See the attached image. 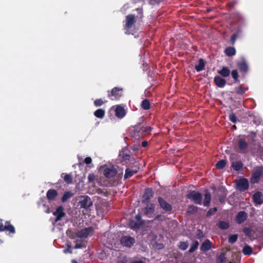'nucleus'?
I'll return each mask as SVG.
<instances>
[{"instance_id":"nucleus-1","label":"nucleus","mask_w":263,"mask_h":263,"mask_svg":"<svg viewBox=\"0 0 263 263\" xmlns=\"http://www.w3.org/2000/svg\"><path fill=\"white\" fill-rule=\"evenodd\" d=\"M151 130L150 127H140V125H137L135 127V129L132 132V135L136 139H139L145 134L149 133Z\"/></svg>"},{"instance_id":"nucleus-2","label":"nucleus","mask_w":263,"mask_h":263,"mask_svg":"<svg viewBox=\"0 0 263 263\" xmlns=\"http://www.w3.org/2000/svg\"><path fill=\"white\" fill-rule=\"evenodd\" d=\"M186 197L196 204L199 205L202 204V196L198 192L194 191H191L187 195Z\"/></svg>"},{"instance_id":"nucleus-3","label":"nucleus","mask_w":263,"mask_h":263,"mask_svg":"<svg viewBox=\"0 0 263 263\" xmlns=\"http://www.w3.org/2000/svg\"><path fill=\"white\" fill-rule=\"evenodd\" d=\"M263 174V167L261 166L256 167L254 168L251 177V182L256 183L258 182L260 177Z\"/></svg>"},{"instance_id":"nucleus-4","label":"nucleus","mask_w":263,"mask_h":263,"mask_svg":"<svg viewBox=\"0 0 263 263\" xmlns=\"http://www.w3.org/2000/svg\"><path fill=\"white\" fill-rule=\"evenodd\" d=\"M92 228L91 227L84 229L77 233V234H76V236L72 237V238L76 239V238H86L89 235L90 233L92 232Z\"/></svg>"},{"instance_id":"nucleus-5","label":"nucleus","mask_w":263,"mask_h":263,"mask_svg":"<svg viewBox=\"0 0 263 263\" xmlns=\"http://www.w3.org/2000/svg\"><path fill=\"white\" fill-rule=\"evenodd\" d=\"M54 216L56 217L54 222L60 220L65 216V213L64 212V208L62 206H58L56 210L53 213Z\"/></svg>"},{"instance_id":"nucleus-6","label":"nucleus","mask_w":263,"mask_h":263,"mask_svg":"<svg viewBox=\"0 0 263 263\" xmlns=\"http://www.w3.org/2000/svg\"><path fill=\"white\" fill-rule=\"evenodd\" d=\"M81 208L87 209L91 206L92 204L91 199L88 196H83L81 198L79 202Z\"/></svg>"},{"instance_id":"nucleus-7","label":"nucleus","mask_w":263,"mask_h":263,"mask_svg":"<svg viewBox=\"0 0 263 263\" xmlns=\"http://www.w3.org/2000/svg\"><path fill=\"white\" fill-rule=\"evenodd\" d=\"M135 241L134 238L125 236L121 239V244L127 247H130L135 243Z\"/></svg>"},{"instance_id":"nucleus-8","label":"nucleus","mask_w":263,"mask_h":263,"mask_svg":"<svg viewBox=\"0 0 263 263\" xmlns=\"http://www.w3.org/2000/svg\"><path fill=\"white\" fill-rule=\"evenodd\" d=\"M248 146V142L245 138H240L238 140V147L240 152L246 153Z\"/></svg>"},{"instance_id":"nucleus-9","label":"nucleus","mask_w":263,"mask_h":263,"mask_svg":"<svg viewBox=\"0 0 263 263\" xmlns=\"http://www.w3.org/2000/svg\"><path fill=\"white\" fill-rule=\"evenodd\" d=\"M4 230L8 231L12 233L15 232V229L13 226L8 222H5V224H4L2 220H0V231H2Z\"/></svg>"},{"instance_id":"nucleus-10","label":"nucleus","mask_w":263,"mask_h":263,"mask_svg":"<svg viewBox=\"0 0 263 263\" xmlns=\"http://www.w3.org/2000/svg\"><path fill=\"white\" fill-rule=\"evenodd\" d=\"M249 182L246 179H240L237 183V187L240 191H245L248 188Z\"/></svg>"},{"instance_id":"nucleus-11","label":"nucleus","mask_w":263,"mask_h":263,"mask_svg":"<svg viewBox=\"0 0 263 263\" xmlns=\"http://www.w3.org/2000/svg\"><path fill=\"white\" fill-rule=\"evenodd\" d=\"M158 202L160 207L165 211H170L172 210V206L161 197L158 198Z\"/></svg>"},{"instance_id":"nucleus-12","label":"nucleus","mask_w":263,"mask_h":263,"mask_svg":"<svg viewBox=\"0 0 263 263\" xmlns=\"http://www.w3.org/2000/svg\"><path fill=\"white\" fill-rule=\"evenodd\" d=\"M116 169L112 166L106 168L104 170V175L105 177L107 178L113 177L116 175Z\"/></svg>"},{"instance_id":"nucleus-13","label":"nucleus","mask_w":263,"mask_h":263,"mask_svg":"<svg viewBox=\"0 0 263 263\" xmlns=\"http://www.w3.org/2000/svg\"><path fill=\"white\" fill-rule=\"evenodd\" d=\"M253 200L255 204H261L263 203L262 194L260 192H256L253 196Z\"/></svg>"},{"instance_id":"nucleus-14","label":"nucleus","mask_w":263,"mask_h":263,"mask_svg":"<svg viewBox=\"0 0 263 263\" xmlns=\"http://www.w3.org/2000/svg\"><path fill=\"white\" fill-rule=\"evenodd\" d=\"M155 205L152 203H148L144 210V213L147 217H152L153 212L154 211Z\"/></svg>"},{"instance_id":"nucleus-15","label":"nucleus","mask_w":263,"mask_h":263,"mask_svg":"<svg viewBox=\"0 0 263 263\" xmlns=\"http://www.w3.org/2000/svg\"><path fill=\"white\" fill-rule=\"evenodd\" d=\"M135 23V17L133 15H128L126 18L125 27L127 28H131Z\"/></svg>"},{"instance_id":"nucleus-16","label":"nucleus","mask_w":263,"mask_h":263,"mask_svg":"<svg viewBox=\"0 0 263 263\" xmlns=\"http://www.w3.org/2000/svg\"><path fill=\"white\" fill-rule=\"evenodd\" d=\"M248 214L244 211L239 212L237 215V221L238 223H241L247 218Z\"/></svg>"},{"instance_id":"nucleus-17","label":"nucleus","mask_w":263,"mask_h":263,"mask_svg":"<svg viewBox=\"0 0 263 263\" xmlns=\"http://www.w3.org/2000/svg\"><path fill=\"white\" fill-rule=\"evenodd\" d=\"M214 82L218 87H223L226 84V81L219 76H216L214 78Z\"/></svg>"},{"instance_id":"nucleus-18","label":"nucleus","mask_w":263,"mask_h":263,"mask_svg":"<svg viewBox=\"0 0 263 263\" xmlns=\"http://www.w3.org/2000/svg\"><path fill=\"white\" fill-rule=\"evenodd\" d=\"M211 242L209 240L206 239L202 243L200 249L202 251H207L211 249Z\"/></svg>"},{"instance_id":"nucleus-19","label":"nucleus","mask_w":263,"mask_h":263,"mask_svg":"<svg viewBox=\"0 0 263 263\" xmlns=\"http://www.w3.org/2000/svg\"><path fill=\"white\" fill-rule=\"evenodd\" d=\"M116 116L119 118H123L125 115L124 109L120 106H118L115 110Z\"/></svg>"},{"instance_id":"nucleus-20","label":"nucleus","mask_w":263,"mask_h":263,"mask_svg":"<svg viewBox=\"0 0 263 263\" xmlns=\"http://www.w3.org/2000/svg\"><path fill=\"white\" fill-rule=\"evenodd\" d=\"M153 196V192L151 189H146L144 192V194L143 196V198L144 200H148L150 199Z\"/></svg>"},{"instance_id":"nucleus-21","label":"nucleus","mask_w":263,"mask_h":263,"mask_svg":"<svg viewBox=\"0 0 263 263\" xmlns=\"http://www.w3.org/2000/svg\"><path fill=\"white\" fill-rule=\"evenodd\" d=\"M57 192L53 189L48 190L47 193V198L49 200H52L57 196Z\"/></svg>"},{"instance_id":"nucleus-22","label":"nucleus","mask_w":263,"mask_h":263,"mask_svg":"<svg viewBox=\"0 0 263 263\" xmlns=\"http://www.w3.org/2000/svg\"><path fill=\"white\" fill-rule=\"evenodd\" d=\"M122 90L121 89H120L118 87H115L114 89H112L111 91V94H109V96L114 97L115 98H118L119 97L121 96V95L120 94V92Z\"/></svg>"},{"instance_id":"nucleus-23","label":"nucleus","mask_w":263,"mask_h":263,"mask_svg":"<svg viewBox=\"0 0 263 263\" xmlns=\"http://www.w3.org/2000/svg\"><path fill=\"white\" fill-rule=\"evenodd\" d=\"M204 62L203 60L201 59L199 60L198 64L195 65V68L197 71L199 72L204 69Z\"/></svg>"},{"instance_id":"nucleus-24","label":"nucleus","mask_w":263,"mask_h":263,"mask_svg":"<svg viewBox=\"0 0 263 263\" xmlns=\"http://www.w3.org/2000/svg\"><path fill=\"white\" fill-rule=\"evenodd\" d=\"M137 172V170H132L130 168H127L125 170V174L124 175L125 178H128L130 177L133 174L136 173Z\"/></svg>"},{"instance_id":"nucleus-25","label":"nucleus","mask_w":263,"mask_h":263,"mask_svg":"<svg viewBox=\"0 0 263 263\" xmlns=\"http://www.w3.org/2000/svg\"><path fill=\"white\" fill-rule=\"evenodd\" d=\"M218 73L224 77L229 76L230 74V70L227 67H223L221 70L218 71Z\"/></svg>"},{"instance_id":"nucleus-26","label":"nucleus","mask_w":263,"mask_h":263,"mask_svg":"<svg viewBox=\"0 0 263 263\" xmlns=\"http://www.w3.org/2000/svg\"><path fill=\"white\" fill-rule=\"evenodd\" d=\"M211 201V194L208 192H206L204 194V199L203 205L204 206H209Z\"/></svg>"},{"instance_id":"nucleus-27","label":"nucleus","mask_w":263,"mask_h":263,"mask_svg":"<svg viewBox=\"0 0 263 263\" xmlns=\"http://www.w3.org/2000/svg\"><path fill=\"white\" fill-rule=\"evenodd\" d=\"M226 54L228 56H232L235 54L236 51L233 47H228L225 50Z\"/></svg>"},{"instance_id":"nucleus-28","label":"nucleus","mask_w":263,"mask_h":263,"mask_svg":"<svg viewBox=\"0 0 263 263\" xmlns=\"http://www.w3.org/2000/svg\"><path fill=\"white\" fill-rule=\"evenodd\" d=\"M104 114L105 111L102 109H98L94 113L95 116L99 118H102Z\"/></svg>"},{"instance_id":"nucleus-29","label":"nucleus","mask_w":263,"mask_h":263,"mask_svg":"<svg viewBox=\"0 0 263 263\" xmlns=\"http://www.w3.org/2000/svg\"><path fill=\"white\" fill-rule=\"evenodd\" d=\"M232 166L235 171H238L242 167V164L241 162H232Z\"/></svg>"},{"instance_id":"nucleus-30","label":"nucleus","mask_w":263,"mask_h":263,"mask_svg":"<svg viewBox=\"0 0 263 263\" xmlns=\"http://www.w3.org/2000/svg\"><path fill=\"white\" fill-rule=\"evenodd\" d=\"M238 67L241 71L243 72H246L248 70V65L244 61L238 64Z\"/></svg>"},{"instance_id":"nucleus-31","label":"nucleus","mask_w":263,"mask_h":263,"mask_svg":"<svg viewBox=\"0 0 263 263\" xmlns=\"http://www.w3.org/2000/svg\"><path fill=\"white\" fill-rule=\"evenodd\" d=\"M198 246H199L198 241L197 240L194 241V242L193 243V244L191 246V248L189 251V252L192 253V252H194L197 249Z\"/></svg>"},{"instance_id":"nucleus-32","label":"nucleus","mask_w":263,"mask_h":263,"mask_svg":"<svg viewBox=\"0 0 263 263\" xmlns=\"http://www.w3.org/2000/svg\"><path fill=\"white\" fill-rule=\"evenodd\" d=\"M226 161L224 160H221L219 161L216 164V167L218 169L223 168L226 165Z\"/></svg>"},{"instance_id":"nucleus-33","label":"nucleus","mask_w":263,"mask_h":263,"mask_svg":"<svg viewBox=\"0 0 263 263\" xmlns=\"http://www.w3.org/2000/svg\"><path fill=\"white\" fill-rule=\"evenodd\" d=\"M242 251L245 255H250L252 252V249L251 247L246 246L243 248Z\"/></svg>"},{"instance_id":"nucleus-34","label":"nucleus","mask_w":263,"mask_h":263,"mask_svg":"<svg viewBox=\"0 0 263 263\" xmlns=\"http://www.w3.org/2000/svg\"><path fill=\"white\" fill-rule=\"evenodd\" d=\"M197 210H198L197 207H196L193 205H190L188 208L187 213L189 214H193L195 213L197 211Z\"/></svg>"},{"instance_id":"nucleus-35","label":"nucleus","mask_w":263,"mask_h":263,"mask_svg":"<svg viewBox=\"0 0 263 263\" xmlns=\"http://www.w3.org/2000/svg\"><path fill=\"white\" fill-rule=\"evenodd\" d=\"M64 176V181L67 183H70L72 182V177L71 176L69 175V174H62V177H63V176Z\"/></svg>"},{"instance_id":"nucleus-36","label":"nucleus","mask_w":263,"mask_h":263,"mask_svg":"<svg viewBox=\"0 0 263 263\" xmlns=\"http://www.w3.org/2000/svg\"><path fill=\"white\" fill-rule=\"evenodd\" d=\"M72 194L69 192L65 193L63 196L62 201L63 202L66 201L69 198L72 196Z\"/></svg>"},{"instance_id":"nucleus-37","label":"nucleus","mask_w":263,"mask_h":263,"mask_svg":"<svg viewBox=\"0 0 263 263\" xmlns=\"http://www.w3.org/2000/svg\"><path fill=\"white\" fill-rule=\"evenodd\" d=\"M141 106L144 109H148L149 108L150 104L148 100H144L142 101Z\"/></svg>"},{"instance_id":"nucleus-38","label":"nucleus","mask_w":263,"mask_h":263,"mask_svg":"<svg viewBox=\"0 0 263 263\" xmlns=\"http://www.w3.org/2000/svg\"><path fill=\"white\" fill-rule=\"evenodd\" d=\"M218 227L221 229H227L229 228V225L226 222L221 221L218 223Z\"/></svg>"},{"instance_id":"nucleus-39","label":"nucleus","mask_w":263,"mask_h":263,"mask_svg":"<svg viewBox=\"0 0 263 263\" xmlns=\"http://www.w3.org/2000/svg\"><path fill=\"white\" fill-rule=\"evenodd\" d=\"M238 238V235L237 234H234L232 235H231L229 238V242L233 243L235 242L236 241Z\"/></svg>"},{"instance_id":"nucleus-40","label":"nucleus","mask_w":263,"mask_h":263,"mask_svg":"<svg viewBox=\"0 0 263 263\" xmlns=\"http://www.w3.org/2000/svg\"><path fill=\"white\" fill-rule=\"evenodd\" d=\"M217 209L216 208H214L210 209L206 213V217H209L213 215L216 211Z\"/></svg>"},{"instance_id":"nucleus-41","label":"nucleus","mask_w":263,"mask_h":263,"mask_svg":"<svg viewBox=\"0 0 263 263\" xmlns=\"http://www.w3.org/2000/svg\"><path fill=\"white\" fill-rule=\"evenodd\" d=\"M189 245L186 242H181L179 246L180 249L185 250L188 248Z\"/></svg>"},{"instance_id":"nucleus-42","label":"nucleus","mask_w":263,"mask_h":263,"mask_svg":"<svg viewBox=\"0 0 263 263\" xmlns=\"http://www.w3.org/2000/svg\"><path fill=\"white\" fill-rule=\"evenodd\" d=\"M229 119L233 123H236L237 121V118L233 112L229 115Z\"/></svg>"},{"instance_id":"nucleus-43","label":"nucleus","mask_w":263,"mask_h":263,"mask_svg":"<svg viewBox=\"0 0 263 263\" xmlns=\"http://www.w3.org/2000/svg\"><path fill=\"white\" fill-rule=\"evenodd\" d=\"M129 226L132 229H137L138 228V224L135 222L134 220H132L129 222Z\"/></svg>"},{"instance_id":"nucleus-44","label":"nucleus","mask_w":263,"mask_h":263,"mask_svg":"<svg viewBox=\"0 0 263 263\" xmlns=\"http://www.w3.org/2000/svg\"><path fill=\"white\" fill-rule=\"evenodd\" d=\"M225 256L223 253H221L217 258V261L219 262H222L225 261Z\"/></svg>"},{"instance_id":"nucleus-45","label":"nucleus","mask_w":263,"mask_h":263,"mask_svg":"<svg viewBox=\"0 0 263 263\" xmlns=\"http://www.w3.org/2000/svg\"><path fill=\"white\" fill-rule=\"evenodd\" d=\"M232 76L236 81L238 79V72L236 70H233L232 71Z\"/></svg>"},{"instance_id":"nucleus-46","label":"nucleus","mask_w":263,"mask_h":263,"mask_svg":"<svg viewBox=\"0 0 263 263\" xmlns=\"http://www.w3.org/2000/svg\"><path fill=\"white\" fill-rule=\"evenodd\" d=\"M103 103V101L101 99H97L94 102V104L96 106H100Z\"/></svg>"},{"instance_id":"nucleus-47","label":"nucleus","mask_w":263,"mask_h":263,"mask_svg":"<svg viewBox=\"0 0 263 263\" xmlns=\"http://www.w3.org/2000/svg\"><path fill=\"white\" fill-rule=\"evenodd\" d=\"M63 252L64 253H72V251L71 250V246L70 245H68V248L66 249H64L63 250Z\"/></svg>"},{"instance_id":"nucleus-48","label":"nucleus","mask_w":263,"mask_h":263,"mask_svg":"<svg viewBox=\"0 0 263 263\" xmlns=\"http://www.w3.org/2000/svg\"><path fill=\"white\" fill-rule=\"evenodd\" d=\"M91 161H92L91 158L89 157H86L84 160L85 163L87 164L91 163Z\"/></svg>"},{"instance_id":"nucleus-49","label":"nucleus","mask_w":263,"mask_h":263,"mask_svg":"<svg viewBox=\"0 0 263 263\" xmlns=\"http://www.w3.org/2000/svg\"><path fill=\"white\" fill-rule=\"evenodd\" d=\"M78 242V240H76V244L74 246V248L75 249H80V248H82L83 245L81 243H79Z\"/></svg>"},{"instance_id":"nucleus-50","label":"nucleus","mask_w":263,"mask_h":263,"mask_svg":"<svg viewBox=\"0 0 263 263\" xmlns=\"http://www.w3.org/2000/svg\"><path fill=\"white\" fill-rule=\"evenodd\" d=\"M236 38H237V35L236 34H233L232 36L231 41V43L232 44H234V43L236 40Z\"/></svg>"},{"instance_id":"nucleus-51","label":"nucleus","mask_w":263,"mask_h":263,"mask_svg":"<svg viewBox=\"0 0 263 263\" xmlns=\"http://www.w3.org/2000/svg\"><path fill=\"white\" fill-rule=\"evenodd\" d=\"M244 232L248 235H250V230L248 229H246L243 230Z\"/></svg>"},{"instance_id":"nucleus-52","label":"nucleus","mask_w":263,"mask_h":263,"mask_svg":"<svg viewBox=\"0 0 263 263\" xmlns=\"http://www.w3.org/2000/svg\"><path fill=\"white\" fill-rule=\"evenodd\" d=\"M147 144H148V143L147 141H143L142 143V145L143 147H146L147 145Z\"/></svg>"},{"instance_id":"nucleus-53","label":"nucleus","mask_w":263,"mask_h":263,"mask_svg":"<svg viewBox=\"0 0 263 263\" xmlns=\"http://www.w3.org/2000/svg\"><path fill=\"white\" fill-rule=\"evenodd\" d=\"M141 215L140 214H138L137 215H136V219L137 220H139L140 219H141Z\"/></svg>"},{"instance_id":"nucleus-54","label":"nucleus","mask_w":263,"mask_h":263,"mask_svg":"<svg viewBox=\"0 0 263 263\" xmlns=\"http://www.w3.org/2000/svg\"><path fill=\"white\" fill-rule=\"evenodd\" d=\"M88 179L89 181H92L93 180V176L91 175H89L88 176Z\"/></svg>"},{"instance_id":"nucleus-55","label":"nucleus","mask_w":263,"mask_h":263,"mask_svg":"<svg viewBox=\"0 0 263 263\" xmlns=\"http://www.w3.org/2000/svg\"><path fill=\"white\" fill-rule=\"evenodd\" d=\"M132 263H143V262L141 260H137L133 261Z\"/></svg>"},{"instance_id":"nucleus-56","label":"nucleus","mask_w":263,"mask_h":263,"mask_svg":"<svg viewBox=\"0 0 263 263\" xmlns=\"http://www.w3.org/2000/svg\"><path fill=\"white\" fill-rule=\"evenodd\" d=\"M72 263H78L76 260H72Z\"/></svg>"}]
</instances>
